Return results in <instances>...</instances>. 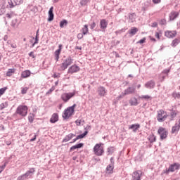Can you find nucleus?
<instances>
[{
  "mask_svg": "<svg viewBox=\"0 0 180 180\" xmlns=\"http://www.w3.org/2000/svg\"><path fill=\"white\" fill-rule=\"evenodd\" d=\"M17 22H18V21H17L16 20H13V22H12V26L15 27Z\"/></svg>",
  "mask_w": 180,
  "mask_h": 180,
  "instance_id": "obj_61",
  "label": "nucleus"
},
{
  "mask_svg": "<svg viewBox=\"0 0 180 180\" xmlns=\"http://www.w3.org/2000/svg\"><path fill=\"white\" fill-rule=\"evenodd\" d=\"M149 39H150V40L151 41H153V42H155V41H157V39H155V38H154V37H151V36L149 37Z\"/></svg>",
  "mask_w": 180,
  "mask_h": 180,
  "instance_id": "obj_55",
  "label": "nucleus"
},
{
  "mask_svg": "<svg viewBox=\"0 0 180 180\" xmlns=\"http://www.w3.org/2000/svg\"><path fill=\"white\" fill-rule=\"evenodd\" d=\"M62 50H63V45L59 44L58 49L54 52V57H55L56 61H58V60L60 59V54H61Z\"/></svg>",
  "mask_w": 180,
  "mask_h": 180,
  "instance_id": "obj_10",
  "label": "nucleus"
},
{
  "mask_svg": "<svg viewBox=\"0 0 180 180\" xmlns=\"http://www.w3.org/2000/svg\"><path fill=\"white\" fill-rule=\"evenodd\" d=\"M153 4H157L161 2V0H152Z\"/></svg>",
  "mask_w": 180,
  "mask_h": 180,
  "instance_id": "obj_58",
  "label": "nucleus"
},
{
  "mask_svg": "<svg viewBox=\"0 0 180 180\" xmlns=\"http://www.w3.org/2000/svg\"><path fill=\"white\" fill-rule=\"evenodd\" d=\"M94 153L98 157L103 155V153H105V149L103 148V146H102V143H96L95 145V146L94 147Z\"/></svg>",
  "mask_w": 180,
  "mask_h": 180,
  "instance_id": "obj_2",
  "label": "nucleus"
},
{
  "mask_svg": "<svg viewBox=\"0 0 180 180\" xmlns=\"http://www.w3.org/2000/svg\"><path fill=\"white\" fill-rule=\"evenodd\" d=\"M27 105H20L17 108V113H27Z\"/></svg>",
  "mask_w": 180,
  "mask_h": 180,
  "instance_id": "obj_11",
  "label": "nucleus"
},
{
  "mask_svg": "<svg viewBox=\"0 0 180 180\" xmlns=\"http://www.w3.org/2000/svg\"><path fill=\"white\" fill-rule=\"evenodd\" d=\"M39 43V37H36L34 43L32 44V47Z\"/></svg>",
  "mask_w": 180,
  "mask_h": 180,
  "instance_id": "obj_50",
  "label": "nucleus"
},
{
  "mask_svg": "<svg viewBox=\"0 0 180 180\" xmlns=\"http://www.w3.org/2000/svg\"><path fill=\"white\" fill-rule=\"evenodd\" d=\"M146 37L143 38L142 39H140L137 43H139V44H143V43H146Z\"/></svg>",
  "mask_w": 180,
  "mask_h": 180,
  "instance_id": "obj_44",
  "label": "nucleus"
},
{
  "mask_svg": "<svg viewBox=\"0 0 180 180\" xmlns=\"http://www.w3.org/2000/svg\"><path fill=\"white\" fill-rule=\"evenodd\" d=\"M137 32H139V29L134 27L129 30V34H131V36H134V34H136Z\"/></svg>",
  "mask_w": 180,
  "mask_h": 180,
  "instance_id": "obj_32",
  "label": "nucleus"
},
{
  "mask_svg": "<svg viewBox=\"0 0 180 180\" xmlns=\"http://www.w3.org/2000/svg\"><path fill=\"white\" fill-rule=\"evenodd\" d=\"M81 122H82V120H77L75 121V123H76L77 126H80V125H81Z\"/></svg>",
  "mask_w": 180,
  "mask_h": 180,
  "instance_id": "obj_53",
  "label": "nucleus"
},
{
  "mask_svg": "<svg viewBox=\"0 0 180 180\" xmlns=\"http://www.w3.org/2000/svg\"><path fill=\"white\" fill-rule=\"evenodd\" d=\"M146 88H148V89H153L154 86H155V83L153 81L148 82L145 84Z\"/></svg>",
  "mask_w": 180,
  "mask_h": 180,
  "instance_id": "obj_26",
  "label": "nucleus"
},
{
  "mask_svg": "<svg viewBox=\"0 0 180 180\" xmlns=\"http://www.w3.org/2000/svg\"><path fill=\"white\" fill-rule=\"evenodd\" d=\"M141 99H151V96H150L148 95L142 96L141 97Z\"/></svg>",
  "mask_w": 180,
  "mask_h": 180,
  "instance_id": "obj_43",
  "label": "nucleus"
},
{
  "mask_svg": "<svg viewBox=\"0 0 180 180\" xmlns=\"http://www.w3.org/2000/svg\"><path fill=\"white\" fill-rule=\"evenodd\" d=\"M88 25H84V27L82 28V32L85 36V34H88L89 32Z\"/></svg>",
  "mask_w": 180,
  "mask_h": 180,
  "instance_id": "obj_31",
  "label": "nucleus"
},
{
  "mask_svg": "<svg viewBox=\"0 0 180 180\" xmlns=\"http://www.w3.org/2000/svg\"><path fill=\"white\" fill-rule=\"evenodd\" d=\"M87 3H88V0H82L80 2L81 5H85Z\"/></svg>",
  "mask_w": 180,
  "mask_h": 180,
  "instance_id": "obj_54",
  "label": "nucleus"
},
{
  "mask_svg": "<svg viewBox=\"0 0 180 180\" xmlns=\"http://www.w3.org/2000/svg\"><path fill=\"white\" fill-rule=\"evenodd\" d=\"M82 147H84V143H78L77 145H75L73 146H72L70 149V151H74V150H77V148H82Z\"/></svg>",
  "mask_w": 180,
  "mask_h": 180,
  "instance_id": "obj_27",
  "label": "nucleus"
},
{
  "mask_svg": "<svg viewBox=\"0 0 180 180\" xmlns=\"http://www.w3.org/2000/svg\"><path fill=\"white\" fill-rule=\"evenodd\" d=\"M98 94L99 96H105V95H106V90H105V87H103V86L98 87Z\"/></svg>",
  "mask_w": 180,
  "mask_h": 180,
  "instance_id": "obj_19",
  "label": "nucleus"
},
{
  "mask_svg": "<svg viewBox=\"0 0 180 180\" xmlns=\"http://www.w3.org/2000/svg\"><path fill=\"white\" fill-rule=\"evenodd\" d=\"M73 137H75V134L70 133L63 139V143H68L70 140L72 139Z\"/></svg>",
  "mask_w": 180,
  "mask_h": 180,
  "instance_id": "obj_17",
  "label": "nucleus"
},
{
  "mask_svg": "<svg viewBox=\"0 0 180 180\" xmlns=\"http://www.w3.org/2000/svg\"><path fill=\"white\" fill-rule=\"evenodd\" d=\"M160 24L162 25H167V20L165 19H162L160 22Z\"/></svg>",
  "mask_w": 180,
  "mask_h": 180,
  "instance_id": "obj_45",
  "label": "nucleus"
},
{
  "mask_svg": "<svg viewBox=\"0 0 180 180\" xmlns=\"http://www.w3.org/2000/svg\"><path fill=\"white\" fill-rule=\"evenodd\" d=\"M100 26H101V29L103 30V32H105V30H106V27H108V21H106V20L105 19L101 20Z\"/></svg>",
  "mask_w": 180,
  "mask_h": 180,
  "instance_id": "obj_13",
  "label": "nucleus"
},
{
  "mask_svg": "<svg viewBox=\"0 0 180 180\" xmlns=\"http://www.w3.org/2000/svg\"><path fill=\"white\" fill-rule=\"evenodd\" d=\"M134 16H136L135 13H132L129 15V19L131 20V22H133V19H134Z\"/></svg>",
  "mask_w": 180,
  "mask_h": 180,
  "instance_id": "obj_48",
  "label": "nucleus"
},
{
  "mask_svg": "<svg viewBox=\"0 0 180 180\" xmlns=\"http://www.w3.org/2000/svg\"><path fill=\"white\" fill-rule=\"evenodd\" d=\"M31 74H32V72H30V70H25V71L22 72L21 77L22 78H29V77L30 76Z\"/></svg>",
  "mask_w": 180,
  "mask_h": 180,
  "instance_id": "obj_24",
  "label": "nucleus"
},
{
  "mask_svg": "<svg viewBox=\"0 0 180 180\" xmlns=\"http://www.w3.org/2000/svg\"><path fill=\"white\" fill-rule=\"evenodd\" d=\"M179 129L180 125L178 123H176L172 128V134H174V133H178V131H179Z\"/></svg>",
  "mask_w": 180,
  "mask_h": 180,
  "instance_id": "obj_22",
  "label": "nucleus"
},
{
  "mask_svg": "<svg viewBox=\"0 0 180 180\" xmlns=\"http://www.w3.org/2000/svg\"><path fill=\"white\" fill-rule=\"evenodd\" d=\"M28 120L30 123H33V120H34V114H32V115H30L28 117Z\"/></svg>",
  "mask_w": 180,
  "mask_h": 180,
  "instance_id": "obj_40",
  "label": "nucleus"
},
{
  "mask_svg": "<svg viewBox=\"0 0 180 180\" xmlns=\"http://www.w3.org/2000/svg\"><path fill=\"white\" fill-rule=\"evenodd\" d=\"M7 89H8V87H3L0 89V98L2 95H4V94H5V92H6Z\"/></svg>",
  "mask_w": 180,
  "mask_h": 180,
  "instance_id": "obj_38",
  "label": "nucleus"
},
{
  "mask_svg": "<svg viewBox=\"0 0 180 180\" xmlns=\"http://www.w3.org/2000/svg\"><path fill=\"white\" fill-rule=\"evenodd\" d=\"M14 2L16 5H20V4L23 3V0H14Z\"/></svg>",
  "mask_w": 180,
  "mask_h": 180,
  "instance_id": "obj_46",
  "label": "nucleus"
},
{
  "mask_svg": "<svg viewBox=\"0 0 180 180\" xmlns=\"http://www.w3.org/2000/svg\"><path fill=\"white\" fill-rule=\"evenodd\" d=\"M158 26V24L156 22H154L153 24H152V27H157Z\"/></svg>",
  "mask_w": 180,
  "mask_h": 180,
  "instance_id": "obj_63",
  "label": "nucleus"
},
{
  "mask_svg": "<svg viewBox=\"0 0 180 180\" xmlns=\"http://www.w3.org/2000/svg\"><path fill=\"white\" fill-rule=\"evenodd\" d=\"M142 172L140 170L135 171L132 173L131 180H141Z\"/></svg>",
  "mask_w": 180,
  "mask_h": 180,
  "instance_id": "obj_7",
  "label": "nucleus"
},
{
  "mask_svg": "<svg viewBox=\"0 0 180 180\" xmlns=\"http://www.w3.org/2000/svg\"><path fill=\"white\" fill-rule=\"evenodd\" d=\"M161 36H162V32H155V37L158 39V40H161Z\"/></svg>",
  "mask_w": 180,
  "mask_h": 180,
  "instance_id": "obj_37",
  "label": "nucleus"
},
{
  "mask_svg": "<svg viewBox=\"0 0 180 180\" xmlns=\"http://www.w3.org/2000/svg\"><path fill=\"white\" fill-rule=\"evenodd\" d=\"M179 16V12L178 11H172L169 14V20H175L176 18Z\"/></svg>",
  "mask_w": 180,
  "mask_h": 180,
  "instance_id": "obj_12",
  "label": "nucleus"
},
{
  "mask_svg": "<svg viewBox=\"0 0 180 180\" xmlns=\"http://www.w3.org/2000/svg\"><path fill=\"white\" fill-rule=\"evenodd\" d=\"M34 168H30V170L27 171L25 174L18 177V180H25L32 176L34 174Z\"/></svg>",
  "mask_w": 180,
  "mask_h": 180,
  "instance_id": "obj_5",
  "label": "nucleus"
},
{
  "mask_svg": "<svg viewBox=\"0 0 180 180\" xmlns=\"http://www.w3.org/2000/svg\"><path fill=\"white\" fill-rule=\"evenodd\" d=\"M53 78H60V73H54L53 75Z\"/></svg>",
  "mask_w": 180,
  "mask_h": 180,
  "instance_id": "obj_51",
  "label": "nucleus"
},
{
  "mask_svg": "<svg viewBox=\"0 0 180 180\" xmlns=\"http://www.w3.org/2000/svg\"><path fill=\"white\" fill-rule=\"evenodd\" d=\"M58 122V114L53 113L50 119V123H57Z\"/></svg>",
  "mask_w": 180,
  "mask_h": 180,
  "instance_id": "obj_18",
  "label": "nucleus"
},
{
  "mask_svg": "<svg viewBox=\"0 0 180 180\" xmlns=\"http://www.w3.org/2000/svg\"><path fill=\"white\" fill-rule=\"evenodd\" d=\"M71 116H72V113H63L62 115L63 120H68Z\"/></svg>",
  "mask_w": 180,
  "mask_h": 180,
  "instance_id": "obj_28",
  "label": "nucleus"
},
{
  "mask_svg": "<svg viewBox=\"0 0 180 180\" xmlns=\"http://www.w3.org/2000/svg\"><path fill=\"white\" fill-rule=\"evenodd\" d=\"M136 91V89L132 87H129L128 89L124 90V93L122 94V96H126V95H130V94H134Z\"/></svg>",
  "mask_w": 180,
  "mask_h": 180,
  "instance_id": "obj_14",
  "label": "nucleus"
},
{
  "mask_svg": "<svg viewBox=\"0 0 180 180\" xmlns=\"http://www.w3.org/2000/svg\"><path fill=\"white\" fill-rule=\"evenodd\" d=\"M113 153H115V147L110 146L107 148L108 155H110L111 154H113Z\"/></svg>",
  "mask_w": 180,
  "mask_h": 180,
  "instance_id": "obj_30",
  "label": "nucleus"
},
{
  "mask_svg": "<svg viewBox=\"0 0 180 180\" xmlns=\"http://www.w3.org/2000/svg\"><path fill=\"white\" fill-rule=\"evenodd\" d=\"M29 56L32 57V58H36V56H34V52L32 51L29 53Z\"/></svg>",
  "mask_w": 180,
  "mask_h": 180,
  "instance_id": "obj_49",
  "label": "nucleus"
},
{
  "mask_svg": "<svg viewBox=\"0 0 180 180\" xmlns=\"http://www.w3.org/2000/svg\"><path fill=\"white\" fill-rule=\"evenodd\" d=\"M165 36L167 37V39H174V37L176 36V31L167 30L165 32Z\"/></svg>",
  "mask_w": 180,
  "mask_h": 180,
  "instance_id": "obj_9",
  "label": "nucleus"
},
{
  "mask_svg": "<svg viewBox=\"0 0 180 180\" xmlns=\"http://www.w3.org/2000/svg\"><path fill=\"white\" fill-rule=\"evenodd\" d=\"M6 18H8V19H11L12 18V13H7L6 15Z\"/></svg>",
  "mask_w": 180,
  "mask_h": 180,
  "instance_id": "obj_60",
  "label": "nucleus"
},
{
  "mask_svg": "<svg viewBox=\"0 0 180 180\" xmlns=\"http://www.w3.org/2000/svg\"><path fill=\"white\" fill-rule=\"evenodd\" d=\"M115 169V165L113 164H110L106 167L107 174H113V169Z\"/></svg>",
  "mask_w": 180,
  "mask_h": 180,
  "instance_id": "obj_21",
  "label": "nucleus"
},
{
  "mask_svg": "<svg viewBox=\"0 0 180 180\" xmlns=\"http://www.w3.org/2000/svg\"><path fill=\"white\" fill-rule=\"evenodd\" d=\"M28 90H29V88H28V87H23V88H22V89H21V94H22V95H25V94H26Z\"/></svg>",
  "mask_w": 180,
  "mask_h": 180,
  "instance_id": "obj_41",
  "label": "nucleus"
},
{
  "mask_svg": "<svg viewBox=\"0 0 180 180\" xmlns=\"http://www.w3.org/2000/svg\"><path fill=\"white\" fill-rule=\"evenodd\" d=\"M180 168V165L179 163H174L169 165L168 169L163 170L162 174H166L168 175L169 172H175V171H178Z\"/></svg>",
  "mask_w": 180,
  "mask_h": 180,
  "instance_id": "obj_3",
  "label": "nucleus"
},
{
  "mask_svg": "<svg viewBox=\"0 0 180 180\" xmlns=\"http://www.w3.org/2000/svg\"><path fill=\"white\" fill-rule=\"evenodd\" d=\"M169 72V70H165L163 71V74H168Z\"/></svg>",
  "mask_w": 180,
  "mask_h": 180,
  "instance_id": "obj_64",
  "label": "nucleus"
},
{
  "mask_svg": "<svg viewBox=\"0 0 180 180\" xmlns=\"http://www.w3.org/2000/svg\"><path fill=\"white\" fill-rule=\"evenodd\" d=\"M158 122H165L167 120V115L159 113L157 116Z\"/></svg>",
  "mask_w": 180,
  "mask_h": 180,
  "instance_id": "obj_20",
  "label": "nucleus"
},
{
  "mask_svg": "<svg viewBox=\"0 0 180 180\" xmlns=\"http://www.w3.org/2000/svg\"><path fill=\"white\" fill-rule=\"evenodd\" d=\"M8 2L10 5V8H14L15 7V4H13V3L12 2V0H8Z\"/></svg>",
  "mask_w": 180,
  "mask_h": 180,
  "instance_id": "obj_47",
  "label": "nucleus"
},
{
  "mask_svg": "<svg viewBox=\"0 0 180 180\" xmlns=\"http://www.w3.org/2000/svg\"><path fill=\"white\" fill-rule=\"evenodd\" d=\"M91 29H95V27L96 26V24L95 23V22H93L92 24H91Z\"/></svg>",
  "mask_w": 180,
  "mask_h": 180,
  "instance_id": "obj_57",
  "label": "nucleus"
},
{
  "mask_svg": "<svg viewBox=\"0 0 180 180\" xmlns=\"http://www.w3.org/2000/svg\"><path fill=\"white\" fill-rule=\"evenodd\" d=\"M84 37V34L82 33H79L77 34V39H82Z\"/></svg>",
  "mask_w": 180,
  "mask_h": 180,
  "instance_id": "obj_52",
  "label": "nucleus"
},
{
  "mask_svg": "<svg viewBox=\"0 0 180 180\" xmlns=\"http://www.w3.org/2000/svg\"><path fill=\"white\" fill-rule=\"evenodd\" d=\"M74 60L71 57L67 58L60 65L59 71H65L72 64Z\"/></svg>",
  "mask_w": 180,
  "mask_h": 180,
  "instance_id": "obj_1",
  "label": "nucleus"
},
{
  "mask_svg": "<svg viewBox=\"0 0 180 180\" xmlns=\"http://www.w3.org/2000/svg\"><path fill=\"white\" fill-rule=\"evenodd\" d=\"M15 71H16V70L15 68L8 69V70L6 72V76L12 77V75H13V74H15Z\"/></svg>",
  "mask_w": 180,
  "mask_h": 180,
  "instance_id": "obj_29",
  "label": "nucleus"
},
{
  "mask_svg": "<svg viewBox=\"0 0 180 180\" xmlns=\"http://www.w3.org/2000/svg\"><path fill=\"white\" fill-rule=\"evenodd\" d=\"M53 91H54V87L51 88L46 94H51V92H53Z\"/></svg>",
  "mask_w": 180,
  "mask_h": 180,
  "instance_id": "obj_59",
  "label": "nucleus"
},
{
  "mask_svg": "<svg viewBox=\"0 0 180 180\" xmlns=\"http://www.w3.org/2000/svg\"><path fill=\"white\" fill-rule=\"evenodd\" d=\"M11 47H12V49H16L18 47V45H16V44L13 43L11 44Z\"/></svg>",
  "mask_w": 180,
  "mask_h": 180,
  "instance_id": "obj_56",
  "label": "nucleus"
},
{
  "mask_svg": "<svg viewBox=\"0 0 180 180\" xmlns=\"http://www.w3.org/2000/svg\"><path fill=\"white\" fill-rule=\"evenodd\" d=\"M76 94L77 92L75 91L70 93H64L61 95V99L63 102L67 103L71 98H74V96L76 95Z\"/></svg>",
  "mask_w": 180,
  "mask_h": 180,
  "instance_id": "obj_4",
  "label": "nucleus"
},
{
  "mask_svg": "<svg viewBox=\"0 0 180 180\" xmlns=\"http://www.w3.org/2000/svg\"><path fill=\"white\" fill-rule=\"evenodd\" d=\"M148 140H149L150 143H155V141H156L157 139L154 136V134H150L148 137Z\"/></svg>",
  "mask_w": 180,
  "mask_h": 180,
  "instance_id": "obj_34",
  "label": "nucleus"
},
{
  "mask_svg": "<svg viewBox=\"0 0 180 180\" xmlns=\"http://www.w3.org/2000/svg\"><path fill=\"white\" fill-rule=\"evenodd\" d=\"M88 134V131H85L83 134L78 135L77 136V139L79 140V139H84Z\"/></svg>",
  "mask_w": 180,
  "mask_h": 180,
  "instance_id": "obj_36",
  "label": "nucleus"
},
{
  "mask_svg": "<svg viewBox=\"0 0 180 180\" xmlns=\"http://www.w3.org/2000/svg\"><path fill=\"white\" fill-rule=\"evenodd\" d=\"M76 107H77V104H74L72 106L68 108L65 110V113H74V110Z\"/></svg>",
  "mask_w": 180,
  "mask_h": 180,
  "instance_id": "obj_25",
  "label": "nucleus"
},
{
  "mask_svg": "<svg viewBox=\"0 0 180 180\" xmlns=\"http://www.w3.org/2000/svg\"><path fill=\"white\" fill-rule=\"evenodd\" d=\"M158 133L160 136V140H165L168 136V131L162 127L159 128Z\"/></svg>",
  "mask_w": 180,
  "mask_h": 180,
  "instance_id": "obj_6",
  "label": "nucleus"
},
{
  "mask_svg": "<svg viewBox=\"0 0 180 180\" xmlns=\"http://www.w3.org/2000/svg\"><path fill=\"white\" fill-rule=\"evenodd\" d=\"M140 129V124H133L129 127V130H133L134 133Z\"/></svg>",
  "mask_w": 180,
  "mask_h": 180,
  "instance_id": "obj_16",
  "label": "nucleus"
},
{
  "mask_svg": "<svg viewBox=\"0 0 180 180\" xmlns=\"http://www.w3.org/2000/svg\"><path fill=\"white\" fill-rule=\"evenodd\" d=\"M179 43H180V37L176 38L172 40L171 43V46L172 47L175 48L176 47V46H178V44H179Z\"/></svg>",
  "mask_w": 180,
  "mask_h": 180,
  "instance_id": "obj_23",
  "label": "nucleus"
},
{
  "mask_svg": "<svg viewBox=\"0 0 180 180\" xmlns=\"http://www.w3.org/2000/svg\"><path fill=\"white\" fill-rule=\"evenodd\" d=\"M110 164H112V165H115V161L113 160V158H111L110 159Z\"/></svg>",
  "mask_w": 180,
  "mask_h": 180,
  "instance_id": "obj_62",
  "label": "nucleus"
},
{
  "mask_svg": "<svg viewBox=\"0 0 180 180\" xmlns=\"http://www.w3.org/2000/svg\"><path fill=\"white\" fill-rule=\"evenodd\" d=\"M54 10V7L52 6L50 8L49 11V18L48 22H52L54 20V13H53V11Z\"/></svg>",
  "mask_w": 180,
  "mask_h": 180,
  "instance_id": "obj_15",
  "label": "nucleus"
},
{
  "mask_svg": "<svg viewBox=\"0 0 180 180\" xmlns=\"http://www.w3.org/2000/svg\"><path fill=\"white\" fill-rule=\"evenodd\" d=\"M79 70H81L78 65H73L70 66L68 70V74H75V72H79Z\"/></svg>",
  "mask_w": 180,
  "mask_h": 180,
  "instance_id": "obj_8",
  "label": "nucleus"
},
{
  "mask_svg": "<svg viewBox=\"0 0 180 180\" xmlns=\"http://www.w3.org/2000/svg\"><path fill=\"white\" fill-rule=\"evenodd\" d=\"M6 164H8V162H5L2 166H0V174L1 172H2V171H4L5 169V168L6 167Z\"/></svg>",
  "mask_w": 180,
  "mask_h": 180,
  "instance_id": "obj_42",
  "label": "nucleus"
},
{
  "mask_svg": "<svg viewBox=\"0 0 180 180\" xmlns=\"http://www.w3.org/2000/svg\"><path fill=\"white\" fill-rule=\"evenodd\" d=\"M5 12H6L5 5L3 4L0 8V15H4Z\"/></svg>",
  "mask_w": 180,
  "mask_h": 180,
  "instance_id": "obj_39",
  "label": "nucleus"
},
{
  "mask_svg": "<svg viewBox=\"0 0 180 180\" xmlns=\"http://www.w3.org/2000/svg\"><path fill=\"white\" fill-rule=\"evenodd\" d=\"M129 103L132 105V106H136V105H138V102H137V98H133L130 100Z\"/></svg>",
  "mask_w": 180,
  "mask_h": 180,
  "instance_id": "obj_33",
  "label": "nucleus"
},
{
  "mask_svg": "<svg viewBox=\"0 0 180 180\" xmlns=\"http://www.w3.org/2000/svg\"><path fill=\"white\" fill-rule=\"evenodd\" d=\"M67 25H68L67 20H63L60 22V27H64V26H67Z\"/></svg>",
  "mask_w": 180,
  "mask_h": 180,
  "instance_id": "obj_35",
  "label": "nucleus"
}]
</instances>
